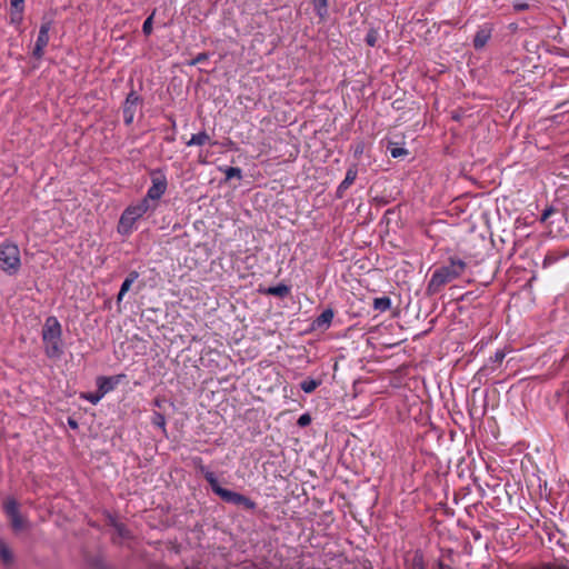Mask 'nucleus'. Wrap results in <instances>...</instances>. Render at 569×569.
I'll return each instance as SVG.
<instances>
[{
  "label": "nucleus",
  "instance_id": "obj_1",
  "mask_svg": "<svg viewBox=\"0 0 569 569\" xmlns=\"http://www.w3.org/2000/svg\"><path fill=\"white\" fill-rule=\"evenodd\" d=\"M465 260L457 256L448 258L447 262L433 270L427 283L426 293L429 297L436 296L453 280L458 279L467 269Z\"/></svg>",
  "mask_w": 569,
  "mask_h": 569
},
{
  "label": "nucleus",
  "instance_id": "obj_2",
  "mask_svg": "<svg viewBox=\"0 0 569 569\" xmlns=\"http://www.w3.org/2000/svg\"><path fill=\"white\" fill-rule=\"evenodd\" d=\"M191 466L194 468V470L197 472L201 473L204 477L207 482L210 485L211 490L217 496H219L224 502L236 505V506H243L248 510H253L257 507L256 502L253 500H251L250 498H248L239 492L222 488L219 485V481H218L214 472H212L204 466L201 457H198V456L192 457Z\"/></svg>",
  "mask_w": 569,
  "mask_h": 569
},
{
  "label": "nucleus",
  "instance_id": "obj_3",
  "mask_svg": "<svg viewBox=\"0 0 569 569\" xmlns=\"http://www.w3.org/2000/svg\"><path fill=\"white\" fill-rule=\"evenodd\" d=\"M42 341L44 353L50 359H58L63 353L62 350V328L59 320L50 316L46 319L42 327Z\"/></svg>",
  "mask_w": 569,
  "mask_h": 569
},
{
  "label": "nucleus",
  "instance_id": "obj_4",
  "mask_svg": "<svg viewBox=\"0 0 569 569\" xmlns=\"http://www.w3.org/2000/svg\"><path fill=\"white\" fill-rule=\"evenodd\" d=\"M154 206H149L147 200L128 206L120 216L117 230L122 236H129L136 229V222L148 212H154Z\"/></svg>",
  "mask_w": 569,
  "mask_h": 569
},
{
  "label": "nucleus",
  "instance_id": "obj_5",
  "mask_svg": "<svg viewBox=\"0 0 569 569\" xmlns=\"http://www.w3.org/2000/svg\"><path fill=\"white\" fill-rule=\"evenodd\" d=\"M21 267V258L19 247L6 240L0 244V269L8 276L18 273Z\"/></svg>",
  "mask_w": 569,
  "mask_h": 569
},
{
  "label": "nucleus",
  "instance_id": "obj_6",
  "mask_svg": "<svg viewBox=\"0 0 569 569\" xmlns=\"http://www.w3.org/2000/svg\"><path fill=\"white\" fill-rule=\"evenodd\" d=\"M149 176L151 186L148 188L147 193L142 199L147 200L149 206H154V210H157L159 200L168 189V179L164 170L160 168L150 170Z\"/></svg>",
  "mask_w": 569,
  "mask_h": 569
},
{
  "label": "nucleus",
  "instance_id": "obj_7",
  "mask_svg": "<svg viewBox=\"0 0 569 569\" xmlns=\"http://www.w3.org/2000/svg\"><path fill=\"white\" fill-rule=\"evenodd\" d=\"M3 509L6 515L9 517L11 527L14 531H20L26 527L27 520L21 516L19 511V503L16 499L8 498L3 503Z\"/></svg>",
  "mask_w": 569,
  "mask_h": 569
},
{
  "label": "nucleus",
  "instance_id": "obj_8",
  "mask_svg": "<svg viewBox=\"0 0 569 569\" xmlns=\"http://www.w3.org/2000/svg\"><path fill=\"white\" fill-rule=\"evenodd\" d=\"M142 102V98L134 91L131 90L123 102L122 114L123 122L126 126H131L136 116L137 107Z\"/></svg>",
  "mask_w": 569,
  "mask_h": 569
},
{
  "label": "nucleus",
  "instance_id": "obj_9",
  "mask_svg": "<svg viewBox=\"0 0 569 569\" xmlns=\"http://www.w3.org/2000/svg\"><path fill=\"white\" fill-rule=\"evenodd\" d=\"M52 22L50 20L43 21L40 26L38 38L32 51L33 58L40 60L44 54V49L49 43V31Z\"/></svg>",
  "mask_w": 569,
  "mask_h": 569
},
{
  "label": "nucleus",
  "instance_id": "obj_10",
  "mask_svg": "<svg viewBox=\"0 0 569 569\" xmlns=\"http://www.w3.org/2000/svg\"><path fill=\"white\" fill-rule=\"evenodd\" d=\"M124 375H117L111 377L100 376L97 378V391L101 396H106L108 392L112 391L121 381Z\"/></svg>",
  "mask_w": 569,
  "mask_h": 569
},
{
  "label": "nucleus",
  "instance_id": "obj_11",
  "mask_svg": "<svg viewBox=\"0 0 569 569\" xmlns=\"http://www.w3.org/2000/svg\"><path fill=\"white\" fill-rule=\"evenodd\" d=\"M493 28L490 23H485L477 30L475 37H473V48L476 50L483 49L489 40L491 39Z\"/></svg>",
  "mask_w": 569,
  "mask_h": 569
},
{
  "label": "nucleus",
  "instance_id": "obj_12",
  "mask_svg": "<svg viewBox=\"0 0 569 569\" xmlns=\"http://www.w3.org/2000/svg\"><path fill=\"white\" fill-rule=\"evenodd\" d=\"M358 176L357 164H352L347 169L345 179L340 182L337 188V198H342L346 191L351 187Z\"/></svg>",
  "mask_w": 569,
  "mask_h": 569
},
{
  "label": "nucleus",
  "instance_id": "obj_13",
  "mask_svg": "<svg viewBox=\"0 0 569 569\" xmlns=\"http://www.w3.org/2000/svg\"><path fill=\"white\" fill-rule=\"evenodd\" d=\"M506 357V352L503 350H497L492 357L489 358L488 362L481 367L477 375H488L496 370L499 367Z\"/></svg>",
  "mask_w": 569,
  "mask_h": 569
},
{
  "label": "nucleus",
  "instance_id": "obj_14",
  "mask_svg": "<svg viewBox=\"0 0 569 569\" xmlns=\"http://www.w3.org/2000/svg\"><path fill=\"white\" fill-rule=\"evenodd\" d=\"M335 312L331 308L325 309L315 320L313 326L318 329H328L332 322Z\"/></svg>",
  "mask_w": 569,
  "mask_h": 569
},
{
  "label": "nucleus",
  "instance_id": "obj_15",
  "mask_svg": "<svg viewBox=\"0 0 569 569\" xmlns=\"http://www.w3.org/2000/svg\"><path fill=\"white\" fill-rule=\"evenodd\" d=\"M139 278V272L132 270L129 272L127 278L123 280L119 293L117 296V303H120L124 297V295L130 290L132 283Z\"/></svg>",
  "mask_w": 569,
  "mask_h": 569
},
{
  "label": "nucleus",
  "instance_id": "obj_16",
  "mask_svg": "<svg viewBox=\"0 0 569 569\" xmlns=\"http://www.w3.org/2000/svg\"><path fill=\"white\" fill-rule=\"evenodd\" d=\"M406 569H426L423 553L420 550H416L406 559Z\"/></svg>",
  "mask_w": 569,
  "mask_h": 569
},
{
  "label": "nucleus",
  "instance_id": "obj_17",
  "mask_svg": "<svg viewBox=\"0 0 569 569\" xmlns=\"http://www.w3.org/2000/svg\"><path fill=\"white\" fill-rule=\"evenodd\" d=\"M0 559L6 567L12 566L14 561L13 552L3 539H0Z\"/></svg>",
  "mask_w": 569,
  "mask_h": 569
},
{
  "label": "nucleus",
  "instance_id": "obj_18",
  "mask_svg": "<svg viewBox=\"0 0 569 569\" xmlns=\"http://www.w3.org/2000/svg\"><path fill=\"white\" fill-rule=\"evenodd\" d=\"M109 523L114 528L118 538L121 540L128 539L130 537V531L127 526L122 522H119L114 517L109 515Z\"/></svg>",
  "mask_w": 569,
  "mask_h": 569
},
{
  "label": "nucleus",
  "instance_id": "obj_19",
  "mask_svg": "<svg viewBox=\"0 0 569 569\" xmlns=\"http://www.w3.org/2000/svg\"><path fill=\"white\" fill-rule=\"evenodd\" d=\"M313 10L320 19H326L329 12V0H311Z\"/></svg>",
  "mask_w": 569,
  "mask_h": 569
},
{
  "label": "nucleus",
  "instance_id": "obj_20",
  "mask_svg": "<svg viewBox=\"0 0 569 569\" xmlns=\"http://www.w3.org/2000/svg\"><path fill=\"white\" fill-rule=\"evenodd\" d=\"M264 293L279 298H284L290 293V287L284 283H279L277 286L269 287L268 289H266Z\"/></svg>",
  "mask_w": 569,
  "mask_h": 569
},
{
  "label": "nucleus",
  "instance_id": "obj_21",
  "mask_svg": "<svg viewBox=\"0 0 569 569\" xmlns=\"http://www.w3.org/2000/svg\"><path fill=\"white\" fill-rule=\"evenodd\" d=\"M210 141V137L206 131L198 132L196 134H192L190 140L186 142L188 147L191 146H203L207 142Z\"/></svg>",
  "mask_w": 569,
  "mask_h": 569
},
{
  "label": "nucleus",
  "instance_id": "obj_22",
  "mask_svg": "<svg viewBox=\"0 0 569 569\" xmlns=\"http://www.w3.org/2000/svg\"><path fill=\"white\" fill-rule=\"evenodd\" d=\"M391 308V299L387 296L373 299V309L379 312H386Z\"/></svg>",
  "mask_w": 569,
  "mask_h": 569
},
{
  "label": "nucleus",
  "instance_id": "obj_23",
  "mask_svg": "<svg viewBox=\"0 0 569 569\" xmlns=\"http://www.w3.org/2000/svg\"><path fill=\"white\" fill-rule=\"evenodd\" d=\"M151 423L153 427L159 428L163 435H167V429H166L167 421H166V417L161 412L153 411V413L151 416Z\"/></svg>",
  "mask_w": 569,
  "mask_h": 569
},
{
  "label": "nucleus",
  "instance_id": "obj_24",
  "mask_svg": "<svg viewBox=\"0 0 569 569\" xmlns=\"http://www.w3.org/2000/svg\"><path fill=\"white\" fill-rule=\"evenodd\" d=\"M321 385V381L320 380H315V379H311V378H308V379H305L303 381H301L300 383V388L306 392V393H311L313 392L319 386Z\"/></svg>",
  "mask_w": 569,
  "mask_h": 569
},
{
  "label": "nucleus",
  "instance_id": "obj_25",
  "mask_svg": "<svg viewBox=\"0 0 569 569\" xmlns=\"http://www.w3.org/2000/svg\"><path fill=\"white\" fill-rule=\"evenodd\" d=\"M226 176V180H231L233 178L241 179L242 170L239 167H226L221 169Z\"/></svg>",
  "mask_w": 569,
  "mask_h": 569
},
{
  "label": "nucleus",
  "instance_id": "obj_26",
  "mask_svg": "<svg viewBox=\"0 0 569 569\" xmlns=\"http://www.w3.org/2000/svg\"><path fill=\"white\" fill-rule=\"evenodd\" d=\"M23 11L24 9H11L10 23L20 26L23 20Z\"/></svg>",
  "mask_w": 569,
  "mask_h": 569
},
{
  "label": "nucleus",
  "instance_id": "obj_27",
  "mask_svg": "<svg viewBox=\"0 0 569 569\" xmlns=\"http://www.w3.org/2000/svg\"><path fill=\"white\" fill-rule=\"evenodd\" d=\"M153 17H154V12H152L143 22L142 24V32L144 36H150L152 33V23H153Z\"/></svg>",
  "mask_w": 569,
  "mask_h": 569
},
{
  "label": "nucleus",
  "instance_id": "obj_28",
  "mask_svg": "<svg viewBox=\"0 0 569 569\" xmlns=\"http://www.w3.org/2000/svg\"><path fill=\"white\" fill-rule=\"evenodd\" d=\"M388 150L392 158H399V157L408 154L407 149L397 147L396 144H393L392 147H388Z\"/></svg>",
  "mask_w": 569,
  "mask_h": 569
},
{
  "label": "nucleus",
  "instance_id": "obj_29",
  "mask_svg": "<svg viewBox=\"0 0 569 569\" xmlns=\"http://www.w3.org/2000/svg\"><path fill=\"white\" fill-rule=\"evenodd\" d=\"M82 398L88 400L92 405H97L103 398V396H101L98 391H96V392L83 393Z\"/></svg>",
  "mask_w": 569,
  "mask_h": 569
},
{
  "label": "nucleus",
  "instance_id": "obj_30",
  "mask_svg": "<svg viewBox=\"0 0 569 569\" xmlns=\"http://www.w3.org/2000/svg\"><path fill=\"white\" fill-rule=\"evenodd\" d=\"M512 8L517 12L526 11L529 9V3L526 0H513Z\"/></svg>",
  "mask_w": 569,
  "mask_h": 569
},
{
  "label": "nucleus",
  "instance_id": "obj_31",
  "mask_svg": "<svg viewBox=\"0 0 569 569\" xmlns=\"http://www.w3.org/2000/svg\"><path fill=\"white\" fill-rule=\"evenodd\" d=\"M208 59H209L208 52H200L189 62V64L190 66L200 64V63L208 61Z\"/></svg>",
  "mask_w": 569,
  "mask_h": 569
},
{
  "label": "nucleus",
  "instance_id": "obj_32",
  "mask_svg": "<svg viewBox=\"0 0 569 569\" xmlns=\"http://www.w3.org/2000/svg\"><path fill=\"white\" fill-rule=\"evenodd\" d=\"M557 260H558V257H557L555 253H552V252H548V253L545 256V259H543V261H542V267H543V268H547V267H549V266L553 264L555 262H557Z\"/></svg>",
  "mask_w": 569,
  "mask_h": 569
},
{
  "label": "nucleus",
  "instance_id": "obj_33",
  "mask_svg": "<svg viewBox=\"0 0 569 569\" xmlns=\"http://www.w3.org/2000/svg\"><path fill=\"white\" fill-rule=\"evenodd\" d=\"M378 34L376 31L370 30L366 36V43L370 47H375L377 43Z\"/></svg>",
  "mask_w": 569,
  "mask_h": 569
},
{
  "label": "nucleus",
  "instance_id": "obj_34",
  "mask_svg": "<svg viewBox=\"0 0 569 569\" xmlns=\"http://www.w3.org/2000/svg\"><path fill=\"white\" fill-rule=\"evenodd\" d=\"M311 423V416L309 413H303L299 417L297 425L301 428L307 427Z\"/></svg>",
  "mask_w": 569,
  "mask_h": 569
},
{
  "label": "nucleus",
  "instance_id": "obj_35",
  "mask_svg": "<svg viewBox=\"0 0 569 569\" xmlns=\"http://www.w3.org/2000/svg\"><path fill=\"white\" fill-rule=\"evenodd\" d=\"M555 212L556 209L552 206L547 207L541 213L540 221L546 222Z\"/></svg>",
  "mask_w": 569,
  "mask_h": 569
},
{
  "label": "nucleus",
  "instance_id": "obj_36",
  "mask_svg": "<svg viewBox=\"0 0 569 569\" xmlns=\"http://www.w3.org/2000/svg\"><path fill=\"white\" fill-rule=\"evenodd\" d=\"M11 9H24V0H10Z\"/></svg>",
  "mask_w": 569,
  "mask_h": 569
},
{
  "label": "nucleus",
  "instance_id": "obj_37",
  "mask_svg": "<svg viewBox=\"0 0 569 569\" xmlns=\"http://www.w3.org/2000/svg\"><path fill=\"white\" fill-rule=\"evenodd\" d=\"M91 565H92V567H93L94 569H107V567H106V565L103 563V561H102L101 559H98V558H97V559H94V560L92 561V563H91Z\"/></svg>",
  "mask_w": 569,
  "mask_h": 569
},
{
  "label": "nucleus",
  "instance_id": "obj_38",
  "mask_svg": "<svg viewBox=\"0 0 569 569\" xmlns=\"http://www.w3.org/2000/svg\"><path fill=\"white\" fill-rule=\"evenodd\" d=\"M68 426L73 430H77L79 428L78 421L70 417L68 418Z\"/></svg>",
  "mask_w": 569,
  "mask_h": 569
},
{
  "label": "nucleus",
  "instance_id": "obj_39",
  "mask_svg": "<svg viewBox=\"0 0 569 569\" xmlns=\"http://www.w3.org/2000/svg\"><path fill=\"white\" fill-rule=\"evenodd\" d=\"M438 568L439 569H452L449 565H446L443 561H438Z\"/></svg>",
  "mask_w": 569,
  "mask_h": 569
},
{
  "label": "nucleus",
  "instance_id": "obj_40",
  "mask_svg": "<svg viewBox=\"0 0 569 569\" xmlns=\"http://www.w3.org/2000/svg\"><path fill=\"white\" fill-rule=\"evenodd\" d=\"M153 405H154V407L160 408L161 407V400L160 399H154L153 400Z\"/></svg>",
  "mask_w": 569,
  "mask_h": 569
},
{
  "label": "nucleus",
  "instance_id": "obj_41",
  "mask_svg": "<svg viewBox=\"0 0 569 569\" xmlns=\"http://www.w3.org/2000/svg\"><path fill=\"white\" fill-rule=\"evenodd\" d=\"M557 543L561 545V546L563 547V549H565L566 551H568V549L566 548L565 543H561L560 539H558V540H557Z\"/></svg>",
  "mask_w": 569,
  "mask_h": 569
},
{
  "label": "nucleus",
  "instance_id": "obj_42",
  "mask_svg": "<svg viewBox=\"0 0 569 569\" xmlns=\"http://www.w3.org/2000/svg\"><path fill=\"white\" fill-rule=\"evenodd\" d=\"M555 538V535H550L549 540H552Z\"/></svg>",
  "mask_w": 569,
  "mask_h": 569
}]
</instances>
